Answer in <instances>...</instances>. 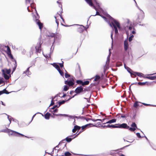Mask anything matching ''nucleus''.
Returning a JSON list of instances; mask_svg holds the SVG:
<instances>
[{
	"mask_svg": "<svg viewBox=\"0 0 156 156\" xmlns=\"http://www.w3.org/2000/svg\"><path fill=\"white\" fill-rule=\"evenodd\" d=\"M102 17L105 20V21H106L107 20V18L105 17V16H102Z\"/></svg>",
	"mask_w": 156,
	"mask_h": 156,
	"instance_id": "nucleus-58",
	"label": "nucleus"
},
{
	"mask_svg": "<svg viewBox=\"0 0 156 156\" xmlns=\"http://www.w3.org/2000/svg\"><path fill=\"white\" fill-rule=\"evenodd\" d=\"M58 111V110L57 109H56L55 110H54L53 111V112H52L53 114L54 115H56V116H58V115H62L61 114L59 115V114H54V113H55L56 112H57Z\"/></svg>",
	"mask_w": 156,
	"mask_h": 156,
	"instance_id": "nucleus-33",
	"label": "nucleus"
},
{
	"mask_svg": "<svg viewBox=\"0 0 156 156\" xmlns=\"http://www.w3.org/2000/svg\"><path fill=\"white\" fill-rule=\"evenodd\" d=\"M30 6L32 8H34V3H31L30 4Z\"/></svg>",
	"mask_w": 156,
	"mask_h": 156,
	"instance_id": "nucleus-48",
	"label": "nucleus"
},
{
	"mask_svg": "<svg viewBox=\"0 0 156 156\" xmlns=\"http://www.w3.org/2000/svg\"><path fill=\"white\" fill-rule=\"evenodd\" d=\"M122 126H123V125H122V124H116L115 125H110V128H122Z\"/></svg>",
	"mask_w": 156,
	"mask_h": 156,
	"instance_id": "nucleus-10",
	"label": "nucleus"
},
{
	"mask_svg": "<svg viewBox=\"0 0 156 156\" xmlns=\"http://www.w3.org/2000/svg\"><path fill=\"white\" fill-rule=\"evenodd\" d=\"M35 49L37 52H41V42H40L39 44H37V46L35 47Z\"/></svg>",
	"mask_w": 156,
	"mask_h": 156,
	"instance_id": "nucleus-11",
	"label": "nucleus"
},
{
	"mask_svg": "<svg viewBox=\"0 0 156 156\" xmlns=\"http://www.w3.org/2000/svg\"><path fill=\"white\" fill-rule=\"evenodd\" d=\"M90 105H87L86 106V108H88L90 106Z\"/></svg>",
	"mask_w": 156,
	"mask_h": 156,
	"instance_id": "nucleus-64",
	"label": "nucleus"
},
{
	"mask_svg": "<svg viewBox=\"0 0 156 156\" xmlns=\"http://www.w3.org/2000/svg\"><path fill=\"white\" fill-rule=\"evenodd\" d=\"M67 100L66 101L63 100L62 101H61L59 102H58V105H59L58 107H59L61 105L64 104L67 101Z\"/></svg>",
	"mask_w": 156,
	"mask_h": 156,
	"instance_id": "nucleus-31",
	"label": "nucleus"
},
{
	"mask_svg": "<svg viewBox=\"0 0 156 156\" xmlns=\"http://www.w3.org/2000/svg\"><path fill=\"white\" fill-rule=\"evenodd\" d=\"M110 26L113 28V26L114 28L115 34L118 33V30L117 27L119 29H120V24L119 23L115 20L112 18V21H111V23H109Z\"/></svg>",
	"mask_w": 156,
	"mask_h": 156,
	"instance_id": "nucleus-1",
	"label": "nucleus"
},
{
	"mask_svg": "<svg viewBox=\"0 0 156 156\" xmlns=\"http://www.w3.org/2000/svg\"><path fill=\"white\" fill-rule=\"evenodd\" d=\"M65 83L69 85V86H73L74 83L73 82L71 81L66 80L65 82Z\"/></svg>",
	"mask_w": 156,
	"mask_h": 156,
	"instance_id": "nucleus-14",
	"label": "nucleus"
},
{
	"mask_svg": "<svg viewBox=\"0 0 156 156\" xmlns=\"http://www.w3.org/2000/svg\"><path fill=\"white\" fill-rule=\"evenodd\" d=\"M53 66L55 67L57 70L60 69L59 66L57 65L56 63H53L52 64Z\"/></svg>",
	"mask_w": 156,
	"mask_h": 156,
	"instance_id": "nucleus-23",
	"label": "nucleus"
},
{
	"mask_svg": "<svg viewBox=\"0 0 156 156\" xmlns=\"http://www.w3.org/2000/svg\"><path fill=\"white\" fill-rule=\"evenodd\" d=\"M8 131L9 132H8V133H9V134H10L11 135H13L17 136H25L26 137H27V136H24L23 134L20 133L16 131L11 130L9 129Z\"/></svg>",
	"mask_w": 156,
	"mask_h": 156,
	"instance_id": "nucleus-4",
	"label": "nucleus"
},
{
	"mask_svg": "<svg viewBox=\"0 0 156 156\" xmlns=\"http://www.w3.org/2000/svg\"><path fill=\"white\" fill-rule=\"evenodd\" d=\"M30 67H28L26 70L24 72V73L26 74L27 75H30L31 74V73L29 71V69Z\"/></svg>",
	"mask_w": 156,
	"mask_h": 156,
	"instance_id": "nucleus-24",
	"label": "nucleus"
},
{
	"mask_svg": "<svg viewBox=\"0 0 156 156\" xmlns=\"http://www.w3.org/2000/svg\"><path fill=\"white\" fill-rule=\"evenodd\" d=\"M143 77L145 78L149 79L150 80H153L156 79V76H143Z\"/></svg>",
	"mask_w": 156,
	"mask_h": 156,
	"instance_id": "nucleus-15",
	"label": "nucleus"
},
{
	"mask_svg": "<svg viewBox=\"0 0 156 156\" xmlns=\"http://www.w3.org/2000/svg\"><path fill=\"white\" fill-rule=\"evenodd\" d=\"M2 70H4L5 73L6 74H9L11 72V69H2Z\"/></svg>",
	"mask_w": 156,
	"mask_h": 156,
	"instance_id": "nucleus-22",
	"label": "nucleus"
},
{
	"mask_svg": "<svg viewBox=\"0 0 156 156\" xmlns=\"http://www.w3.org/2000/svg\"><path fill=\"white\" fill-rule=\"evenodd\" d=\"M57 15H58L59 16H60L62 20H63V18H62V14L61 13H57Z\"/></svg>",
	"mask_w": 156,
	"mask_h": 156,
	"instance_id": "nucleus-49",
	"label": "nucleus"
},
{
	"mask_svg": "<svg viewBox=\"0 0 156 156\" xmlns=\"http://www.w3.org/2000/svg\"><path fill=\"white\" fill-rule=\"evenodd\" d=\"M9 129L7 128V129H5L2 130V132L8 133V132H9L8 131H9Z\"/></svg>",
	"mask_w": 156,
	"mask_h": 156,
	"instance_id": "nucleus-42",
	"label": "nucleus"
},
{
	"mask_svg": "<svg viewBox=\"0 0 156 156\" xmlns=\"http://www.w3.org/2000/svg\"><path fill=\"white\" fill-rule=\"evenodd\" d=\"M2 74L3 75L4 78L6 80H8L9 78V76L8 75H7L5 73V72H4V70H2Z\"/></svg>",
	"mask_w": 156,
	"mask_h": 156,
	"instance_id": "nucleus-18",
	"label": "nucleus"
},
{
	"mask_svg": "<svg viewBox=\"0 0 156 156\" xmlns=\"http://www.w3.org/2000/svg\"><path fill=\"white\" fill-rule=\"evenodd\" d=\"M63 62H62V63H60L59 64V65L61 68H62L63 67Z\"/></svg>",
	"mask_w": 156,
	"mask_h": 156,
	"instance_id": "nucleus-45",
	"label": "nucleus"
},
{
	"mask_svg": "<svg viewBox=\"0 0 156 156\" xmlns=\"http://www.w3.org/2000/svg\"><path fill=\"white\" fill-rule=\"evenodd\" d=\"M139 106V104L137 102H136L133 105V106L135 108H137Z\"/></svg>",
	"mask_w": 156,
	"mask_h": 156,
	"instance_id": "nucleus-40",
	"label": "nucleus"
},
{
	"mask_svg": "<svg viewBox=\"0 0 156 156\" xmlns=\"http://www.w3.org/2000/svg\"><path fill=\"white\" fill-rule=\"evenodd\" d=\"M5 47L7 48V50L5 52L8 55V56L11 59H13V57L11 54V51L9 47L8 46H5Z\"/></svg>",
	"mask_w": 156,
	"mask_h": 156,
	"instance_id": "nucleus-7",
	"label": "nucleus"
},
{
	"mask_svg": "<svg viewBox=\"0 0 156 156\" xmlns=\"http://www.w3.org/2000/svg\"><path fill=\"white\" fill-rule=\"evenodd\" d=\"M84 98V99H86V100H87V101L88 102H89V103H90V99H89V98Z\"/></svg>",
	"mask_w": 156,
	"mask_h": 156,
	"instance_id": "nucleus-51",
	"label": "nucleus"
},
{
	"mask_svg": "<svg viewBox=\"0 0 156 156\" xmlns=\"http://www.w3.org/2000/svg\"><path fill=\"white\" fill-rule=\"evenodd\" d=\"M53 99H54V98H53L52 99L51 101V103L49 106H52L54 104V102L53 101Z\"/></svg>",
	"mask_w": 156,
	"mask_h": 156,
	"instance_id": "nucleus-44",
	"label": "nucleus"
},
{
	"mask_svg": "<svg viewBox=\"0 0 156 156\" xmlns=\"http://www.w3.org/2000/svg\"><path fill=\"white\" fill-rule=\"evenodd\" d=\"M59 107H58V105H55V106H54L52 108H51V109H54L55 108H56V107H57V108H58Z\"/></svg>",
	"mask_w": 156,
	"mask_h": 156,
	"instance_id": "nucleus-50",
	"label": "nucleus"
},
{
	"mask_svg": "<svg viewBox=\"0 0 156 156\" xmlns=\"http://www.w3.org/2000/svg\"><path fill=\"white\" fill-rule=\"evenodd\" d=\"M102 127H103V128H105L107 127V125H105L104 126H102Z\"/></svg>",
	"mask_w": 156,
	"mask_h": 156,
	"instance_id": "nucleus-60",
	"label": "nucleus"
},
{
	"mask_svg": "<svg viewBox=\"0 0 156 156\" xmlns=\"http://www.w3.org/2000/svg\"><path fill=\"white\" fill-rule=\"evenodd\" d=\"M50 113L48 112L44 115V118H45V119H48L50 118Z\"/></svg>",
	"mask_w": 156,
	"mask_h": 156,
	"instance_id": "nucleus-20",
	"label": "nucleus"
},
{
	"mask_svg": "<svg viewBox=\"0 0 156 156\" xmlns=\"http://www.w3.org/2000/svg\"><path fill=\"white\" fill-rule=\"evenodd\" d=\"M100 78V77L99 76L97 75L95 76L94 81H97L99 80Z\"/></svg>",
	"mask_w": 156,
	"mask_h": 156,
	"instance_id": "nucleus-28",
	"label": "nucleus"
},
{
	"mask_svg": "<svg viewBox=\"0 0 156 156\" xmlns=\"http://www.w3.org/2000/svg\"><path fill=\"white\" fill-rule=\"evenodd\" d=\"M132 29V27H129V30H131Z\"/></svg>",
	"mask_w": 156,
	"mask_h": 156,
	"instance_id": "nucleus-63",
	"label": "nucleus"
},
{
	"mask_svg": "<svg viewBox=\"0 0 156 156\" xmlns=\"http://www.w3.org/2000/svg\"><path fill=\"white\" fill-rule=\"evenodd\" d=\"M31 0H26V2L27 3H30V2Z\"/></svg>",
	"mask_w": 156,
	"mask_h": 156,
	"instance_id": "nucleus-53",
	"label": "nucleus"
},
{
	"mask_svg": "<svg viewBox=\"0 0 156 156\" xmlns=\"http://www.w3.org/2000/svg\"><path fill=\"white\" fill-rule=\"evenodd\" d=\"M124 49L125 51H126L129 47V45L127 41H125L124 43Z\"/></svg>",
	"mask_w": 156,
	"mask_h": 156,
	"instance_id": "nucleus-13",
	"label": "nucleus"
},
{
	"mask_svg": "<svg viewBox=\"0 0 156 156\" xmlns=\"http://www.w3.org/2000/svg\"><path fill=\"white\" fill-rule=\"evenodd\" d=\"M58 71L59 72V73L60 75L62 76H63L64 73L63 72L59 69L58 70Z\"/></svg>",
	"mask_w": 156,
	"mask_h": 156,
	"instance_id": "nucleus-38",
	"label": "nucleus"
},
{
	"mask_svg": "<svg viewBox=\"0 0 156 156\" xmlns=\"http://www.w3.org/2000/svg\"><path fill=\"white\" fill-rule=\"evenodd\" d=\"M96 15H100V14L99 12H98L97 11Z\"/></svg>",
	"mask_w": 156,
	"mask_h": 156,
	"instance_id": "nucleus-57",
	"label": "nucleus"
},
{
	"mask_svg": "<svg viewBox=\"0 0 156 156\" xmlns=\"http://www.w3.org/2000/svg\"><path fill=\"white\" fill-rule=\"evenodd\" d=\"M4 83V79L3 78H0V85Z\"/></svg>",
	"mask_w": 156,
	"mask_h": 156,
	"instance_id": "nucleus-39",
	"label": "nucleus"
},
{
	"mask_svg": "<svg viewBox=\"0 0 156 156\" xmlns=\"http://www.w3.org/2000/svg\"><path fill=\"white\" fill-rule=\"evenodd\" d=\"M14 60L15 63L14 64V67H13L12 73L15 71L17 66V64L16 60L15 59Z\"/></svg>",
	"mask_w": 156,
	"mask_h": 156,
	"instance_id": "nucleus-25",
	"label": "nucleus"
},
{
	"mask_svg": "<svg viewBox=\"0 0 156 156\" xmlns=\"http://www.w3.org/2000/svg\"><path fill=\"white\" fill-rule=\"evenodd\" d=\"M87 2L90 6L93 7V8L95 9L97 11V9L94 6V5L92 2V0H85ZM94 2H96V0H93Z\"/></svg>",
	"mask_w": 156,
	"mask_h": 156,
	"instance_id": "nucleus-8",
	"label": "nucleus"
},
{
	"mask_svg": "<svg viewBox=\"0 0 156 156\" xmlns=\"http://www.w3.org/2000/svg\"><path fill=\"white\" fill-rule=\"evenodd\" d=\"M136 73H137L136 72H134L133 71V72H131V73H130L131 74V76L133 77H135L136 75Z\"/></svg>",
	"mask_w": 156,
	"mask_h": 156,
	"instance_id": "nucleus-27",
	"label": "nucleus"
},
{
	"mask_svg": "<svg viewBox=\"0 0 156 156\" xmlns=\"http://www.w3.org/2000/svg\"><path fill=\"white\" fill-rule=\"evenodd\" d=\"M120 117L121 118H126L127 117L125 115L123 114H121Z\"/></svg>",
	"mask_w": 156,
	"mask_h": 156,
	"instance_id": "nucleus-46",
	"label": "nucleus"
},
{
	"mask_svg": "<svg viewBox=\"0 0 156 156\" xmlns=\"http://www.w3.org/2000/svg\"><path fill=\"white\" fill-rule=\"evenodd\" d=\"M80 127L77 126L76 125L74 126V128L72 130V132L73 133H75L76 131V130H79L80 129Z\"/></svg>",
	"mask_w": 156,
	"mask_h": 156,
	"instance_id": "nucleus-16",
	"label": "nucleus"
},
{
	"mask_svg": "<svg viewBox=\"0 0 156 156\" xmlns=\"http://www.w3.org/2000/svg\"><path fill=\"white\" fill-rule=\"evenodd\" d=\"M110 125L109 124H108V125H107V128H110Z\"/></svg>",
	"mask_w": 156,
	"mask_h": 156,
	"instance_id": "nucleus-61",
	"label": "nucleus"
},
{
	"mask_svg": "<svg viewBox=\"0 0 156 156\" xmlns=\"http://www.w3.org/2000/svg\"><path fill=\"white\" fill-rule=\"evenodd\" d=\"M136 73L137 76L139 77H143L144 76H143L144 75V74L142 73H140L137 72V73Z\"/></svg>",
	"mask_w": 156,
	"mask_h": 156,
	"instance_id": "nucleus-30",
	"label": "nucleus"
},
{
	"mask_svg": "<svg viewBox=\"0 0 156 156\" xmlns=\"http://www.w3.org/2000/svg\"><path fill=\"white\" fill-rule=\"evenodd\" d=\"M66 140L68 142H71L72 140V139L69 137H67L66 138Z\"/></svg>",
	"mask_w": 156,
	"mask_h": 156,
	"instance_id": "nucleus-37",
	"label": "nucleus"
},
{
	"mask_svg": "<svg viewBox=\"0 0 156 156\" xmlns=\"http://www.w3.org/2000/svg\"><path fill=\"white\" fill-rule=\"evenodd\" d=\"M87 28L83 25H80V27L77 28V31L80 33H82L84 30H86Z\"/></svg>",
	"mask_w": 156,
	"mask_h": 156,
	"instance_id": "nucleus-9",
	"label": "nucleus"
},
{
	"mask_svg": "<svg viewBox=\"0 0 156 156\" xmlns=\"http://www.w3.org/2000/svg\"><path fill=\"white\" fill-rule=\"evenodd\" d=\"M89 90L88 88H83V87L81 86L80 87H77L75 90L74 92L76 93L73 95L72 97L68 99L67 101H69V100L71 99L72 98H74L77 94H79L81 93H83L84 92L88 91Z\"/></svg>",
	"mask_w": 156,
	"mask_h": 156,
	"instance_id": "nucleus-2",
	"label": "nucleus"
},
{
	"mask_svg": "<svg viewBox=\"0 0 156 156\" xmlns=\"http://www.w3.org/2000/svg\"><path fill=\"white\" fill-rule=\"evenodd\" d=\"M138 85L140 86H144L145 85H148L150 84V83L148 82H139L137 83Z\"/></svg>",
	"mask_w": 156,
	"mask_h": 156,
	"instance_id": "nucleus-17",
	"label": "nucleus"
},
{
	"mask_svg": "<svg viewBox=\"0 0 156 156\" xmlns=\"http://www.w3.org/2000/svg\"><path fill=\"white\" fill-rule=\"evenodd\" d=\"M76 83L78 84H81L82 85L83 81L80 80H77L76 81Z\"/></svg>",
	"mask_w": 156,
	"mask_h": 156,
	"instance_id": "nucleus-36",
	"label": "nucleus"
},
{
	"mask_svg": "<svg viewBox=\"0 0 156 156\" xmlns=\"http://www.w3.org/2000/svg\"><path fill=\"white\" fill-rule=\"evenodd\" d=\"M78 68H79V71L80 72V73L81 74V71L80 68V66L79 65H78Z\"/></svg>",
	"mask_w": 156,
	"mask_h": 156,
	"instance_id": "nucleus-55",
	"label": "nucleus"
},
{
	"mask_svg": "<svg viewBox=\"0 0 156 156\" xmlns=\"http://www.w3.org/2000/svg\"><path fill=\"white\" fill-rule=\"evenodd\" d=\"M116 120H117L116 119H112L111 120H109V121H108V122H107L105 123H104L103 124H107V123H110H110H114V122H116Z\"/></svg>",
	"mask_w": 156,
	"mask_h": 156,
	"instance_id": "nucleus-19",
	"label": "nucleus"
},
{
	"mask_svg": "<svg viewBox=\"0 0 156 156\" xmlns=\"http://www.w3.org/2000/svg\"><path fill=\"white\" fill-rule=\"evenodd\" d=\"M74 92V91L73 90H71L70 91V94H73Z\"/></svg>",
	"mask_w": 156,
	"mask_h": 156,
	"instance_id": "nucleus-59",
	"label": "nucleus"
},
{
	"mask_svg": "<svg viewBox=\"0 0 156 156\" xmlns=\"http://www.w3.org/2000/svg\"><path fill=\"white\" fill-rule=\"evenodd\" d=\"M69 87L67 85H65L64 86L63 90L64 91H67L69 89Z\"/></svg>",
	"mask_w": 156,
	"mask_h": 156,
	"instance_id": "nucleus-35",
	"label": "nucleus"
},
{
	"mask_svg": "<svg viewBox=\"0 0 156 156\" xmlns=\"http://www.w3.org/2000/svg\"><path fill=\"white\" fill-rule=\"evenodd\" d=\"M1 91H2V92L3 93V94L5 93L7 94H8L9 93L8 91H7L6 90V89H4L3 90Z\"/></svg>",
	"mask_w": 156,
	"mask_h": 156,
	"instance_id": "nucleus-34",
	"label": "nucleus"
},
{
	"mask_svg": "<svg viewBox=\"0 0 156 156\" xmlns=\"http://www.w3.org/2000/svg\"><path fill=\"white\" fill-rule=\"evenodd\" d=\"M71 155V154L68 151L66 152L64 154V156H70Z\"/></svg>",
	"mask_w": 156,
	"mask_h": 156,
	"instance_id": "nucleus-32",
	"label": "nucleus"
},
{
	"mask_svg": "<svg viewBox=\"0 0 156 156\" xmlns=\"http://www.w3.org/2000/svg\"><path fill=\"white\" fill-rule=\"evenodd\" d=\"M70 76V75L67 73L65 74V77L66 78H68Z\"/></svg>",
	"mask_w": 156,
	"mask_h": 156,
	"instance_id": "nucleus-43",
	"label": "nucleus"
},
{
	"mask_svg": "<svg viewBox=\"0 0 156 156\" xmlns=\"http://www.w3.org/2000/svg\"><path fill=\"white\" fill-rule=\"evenodd\" d=\"M91 125H92L93 126H95V125H93V124L89 123L88 124H86L84 126H83L81 127L82 129V131H83V130L85 129L87 127H91Z\"/></svg>",
	"mask_w": 156,
	"mask_h": 156,
	"instance_id": "nucleus-12",
	"label": "nucleus"
},
{
	"mask_svg": "<svg viewBox=\"0 0 156 156\" xmlns=\"http://www.w3.org/2000/svg\"><path fill=\"white\" fill-rule=\"evenodd\" d=\"M136 135L138 137L140 138H141V136H140V133H136Z\"/></svg>",
	"mask_w": 156,
	"mask_h": 156,
	"instance_id": "nucleus-47",
	"label": "nucleus"
},
{
	"mask_svg": "<svg viewBox=\"0 0 156 156\" xmlns=\"http://www.w3.org/2000/svg\"><path fill=\"white\" fill-rule=\"evenodd\" d=\"M33 16L35 17V22L36 24L38 25L39 28L40 30H41L43 27V24L40 22L39 20L37 19V17L35 15H33Z\"/></svg>",
	"mask_w": 156,
	"mask_h": 156,
	"instance_id": "nucleus-6",
	"label": "nucleus"
},
{
	"mask_svg": "<svg viewBox=\"0 0 156 156\" xmlns=\"http://www.w3.org/2000/svg\"><path fill=\"white\" fill-rule=\"evenodd\" d=\"M48 36L51 37H54V41H55V40L59 39L60 37L61 34L58 32H56L55 33H50Z\"/></svg>",
	"mask_w": 156,
	"mask_h": 156,
	"instance_id": "nucleus-5",
	"label": "nucleus"
},
{
	"mask_svg": "<svg viewBox=\"0 0 156 156\" xmlns=\"http://www.w3.org/2000/svg\"><path fill=\"white\" fill-rule=\"evenodd\" d=\"M133 37H134V36L133 35H132L131 36H130L129 38V42L131 41H132V39H133Z\"/></svg>",
	"mask_w": 156,
	"mask_h": 156,
	"instance_id": "nucleus-41",
	"label": "nucleus"
},
{
	"mask_svg": "<svg viewBox=\"0 0 156 156\" xmlns=\"http://www.w3.org/2000/svg\"><path fill=\"white\" fill-rule=\"evenodd\" d=\"M124 67L129 73H131V72H133V71L131 69L126 66L125 64L124 65Z\"/></svg>",
	"mask_w": 156,
	"mask_h": 156,
	"instance_id": "nucleus-21",
	"label": "nucleus"
},
{
	"mask_svg": "<svg viewBox=\"0 0 156 156\" xmlns=\"http://www.w3.org/2000/svg\"><path fill=\"white\" fill-rule=\"evenodd\" d=\"M122 125H123L122 128L128 129L131 132L134 131L137 128L136 125L134 122H133L132 124L131 125V126L132 127H130L129 126H128L127 124L125 123H122Z\"/></svg>",
	"mask_w": 156,
	"mask_h": 156,
	"instance_id": "nucleus-3",
	"label": "nucleus"
},
{
	"mask_svg": "<svg viewBox=\"0 0 156 156\" xmlns=\"http://www.w3.org/2000/svg\"><path fill=\"white\" fill-rule=\"evenodd\" d=\"M66 96V94H64L63 96H62V97H65Z\"/></svg>",
	"mask_w": 156,
	"mask_h": 156,
	"instance_id": "nucleus-62",
	"label": "nucleus"
},
{
	"mask_svg": "<svg viewBox=\"0 0 156 156\" xmlns=\"http://www.w3.org/2000/svg\"><path fill=\"white\" fill-rule=\"evenodd\" d=\"M143 104L145 106H150L151 105L150 104H147L145 103H143Z\"/></svg>",
	"mask_w": 156,
	"mask_h": 156,
	"instance_id": "nucleus-56",
	"label": "nucleus"
},
{
	"mask_svg": "<svg viewBox=\"0 0 156 156\" xmlns=\"http://www.w3.org/2000/svg\"><path fill=\"white\" fill-rule=\"evenodd\" d=\"M55 19H56V22L57 24L58 25V24H59V22H58V21H57V19H56V17L55 16Z\"/></svg>",
	"mask_w": 156,
	"mask_h": 156,
	"instance_id": "nucleus-54",
	"label": "nucleus"
},
{
	"mask_svg": "<svg viewBox=\"0 0 156 156\" xmlns=\"http://www.w3.org/2000/svg\"><path fill=\"white\" fill-rule=\"evenodd\" d=\"M89 81L87 80V81H85L84 82H83V83H82V86H84L85 85H87L89 84Z\"/></svg>",
	"mask_w": 156,
	"mask_h": 156,
	"instance_id": "nucleus-26",
	"label": "nucleus"
},
{
	"mask_svg": "<svg viewBox=\"0 0 156 156\" xmlns=\"http://www.w3.org/2000/svg\"><path fill=\"white\" fill-rule=\"evenodd\" d=\"M132 33L133 34H136L135 30L134 28H133V30L132 31Z\"/></svg>",
	"mask_w": 156,
	"mask_h": 156,
	"instance_id": "nucleus-52",
	"label": "nucleus"
},
{
	"mask_svg": "<svg viewBox=\"0 0 156 156\" xmlns=\"http://www.w3.org/2000/svg\"><path fill=\"white\" fill-rule=\"evenodd\" d=\"M104 119L103 120H101V119H91V120L93 121V122H96V121H100L101 122H103L104 120H105V119Z\"/></svg>",
	"mask_w": 156,
	"mask_h": 156,
	"instance_id": "nucleus-29",
	"label": "nucleus"
}]
</instances>
